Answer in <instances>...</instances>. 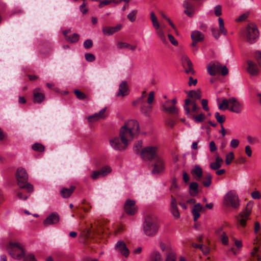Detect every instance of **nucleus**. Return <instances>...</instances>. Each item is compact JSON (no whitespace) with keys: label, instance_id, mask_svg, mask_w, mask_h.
I'll list each match as a JSON object with an SVG mask.
<instances>
[{"label":"nucleus","instance_id":"obj_47","mask_svg":"<svg viewBox=\"0 0 261 261\" xmlns=\"http://www.w3.org/2000/svg\"><path fill=\"white\" fill-rule=\"evenodd\" d=\"M223 244L227 245L228 243V238L225 232H222L219 236Z\"/></svg>","mask_w":261,"mask_h":261},{"label":"nucleus","instance_id":"obj_21","mask_svg":"<svg viewBox=\"0 0 261 261\" xmlns=\"http://www.w3.org/2000/svg\"><path fill=\"white\" fill-rule=\"evenodd\" d=\"M60 220L59 215L55 213L50 214L43 221L45 226L54 225L58 223Z\"/></svg>","mask_w":261,"mask_h":261},{"label":"nucleus","instance_id":"obj_7","mask_svg":"<svg viewBox=\"0 0 261 261\" xmlns=\"http://www.w3.org/2000/svg\"><path fill=\"white\" fill-rule=\"evenodd\" d=\"M244 35L247 42L249 43L253 44L255 43L259 36L256 25L252 23L248 24L246 28Z\"/></svg>","mask_w":261,"mask_h":261},{"label":"nucleus","instance_id":"obj_27","mask_svg":"<svg viewBox=\"0 0 261 261\" xmlns=\"http://www.w3.org/2000/svg\"><path fill=\"white\" fill-rule=\"evenodd\" d=\"M184 13L189 17H192L194 13V8L191 4L185 1L183 3Z\"/></svg>","mask_w":261,"mask_h":261},{"label":"nucleus","instance_id":"obj_35","mask_svg":"<svg viewBox=\"0 0 261 261\" xmlns=\"http://www.w3.org/2000/svg\"><path fill=\"white\" fill-rule=\"evenodd\" d=\"M32 149L35 151L43 152L45 150V146L40 143H35L32 145Z\"/></svg>","mask_w":261,"mask_h":261},{"label":"nucleus","instance_id":"obj_42","mask_svg":"<svg viewBox=\"0 0 261 261\" xmlns=\"http://www.w3.org/2000/svg\"><path fill=\"white\" fill-rule=\"evenodd\" d=\"M99 170L101 173V175H102V176H105L111 172L112 169L110 166H106L102 167Z\"/></svg>","mask_w":261,"mask_h":261},{"label":"nucleus","instance_id":"obj_50","mask_svg":"<svg viewBox=\"0 0 261 261\" xmlns=\"http://www.w3.org/2000/svg\"><path fill=\"white\" fill-rule=\"evenodd\" d=\"M101 176L102 175H101L100 170L94 171L91 175V177L94 180L97 179Z\"/></svg>","mask_w":261,"mask_h":261},{"label":"nucleus","instance_id":"obj_32","mask_svg":"<svg viewBox=\"0 0 261 261\" xmlns=\"http://www.w3.org/2000/svg\"><path fill=\"white\" fill-rule=\"evenodd\" d=\"M193 176H195L197 180H199L202 176L203 171L202 168L198 165H195L191 171Z\"/></svg>","mask_w":261,"mask_h":261},{"label":"nucleus","instance_id":"obj_41","mask_svg":"<svg viewBox=\"0 0 261 261\" xmlns=\"http://www.w3.org/2000/svg\"><path fill=\"white\" fill-rule=\"evenodd\" d=\"M152 261H163L161 254L159 252H154L151 255Z\"/></svg>","mask_w":261,"mask_h":261},{"label":"nucleus","instance_id":"obj_53","mask_svg":"<svg viewBox=\"0 0 261 261\" xmlns=\"http://www.w3.org/2000/svg\"><path fill=\"white\" fill-rule=\"evenodd\" d=\"M215 14L217 16H219L222 14V8L220 5H217L214 8Z\"/></svg>","mask_w":261,"mask_h":261},{"label":"nucleus","instance_id":"obj_30","mask_svg":"<svg viewBox=\"0 0 261 261\" xmlns=\"http://www.w3.org/2000/svg\"><path fill=\"white\" fill-rule=\"evenodd\" d=\"M191 37L192 41L201 42L204 38V35L198 31H194L191 33Z\"/></svg>","mask_w":261,"mask_h":261},{"label":"nucleus","instance_id":"obj_22","mask_svg":"<svg viewBox=\"0 0 261 261\" xmlns=\"http://www.w3.org/2000/svg\"><path fill=\"white\" fill-rule=\"evenodd\" d=\"M106 108L102 109L98 113L88 117V120L89 122H94L100 119H104L106 116L105 114Z\"/></svg>","mask_w":261,"mask_h":261},{"label":"nucleus","instance_id":"obj_54","mask_svg":"<svg viewBox=\"0 0 261 261\" xmlns=\"http://www.w3.org/2000/svg\"><path fill=\"white\" fill-rule=\"evenodd\" d=\"M168 36L169 40L172 44H173L174 46H177L178 45V41L174 37V36L173 35H172L171 34H168Z\"/></svg>","mask_w":261,"mask_h":261},{"label":"nucleus","instance_id":"obj_58","mask_svg":"<svg viewBox=\"0 0 261 261\" xmlns=\"http://www.w3.org/2000/svg\"><path fill=\"white\" fill-rule=\"evenodd\" d=\"M239 144V141L238 139H233L231 140L230 145L231 147L236 148Z\"/></svg>","mask_w":261,"mask_h":261},{"label":"nucleus","instance_id":"obj_61","mask_svg":"<svg viewBox=\"0 0 261 261\" xmlns=\"http://www.w3.org/2000/svg\"><path fill=\"white\" fill-rule=\"evenodd\" d=\"M210 150L211 152H214L217 150V146L214 141H211L209 144Z\"/></svg>","mask_w":261,"mask_h":261},{"label":"nucleus","instance_id":"obj_18","mask_svg":"<svg viewBox=\"0 0 261 261\" xmlns=\"http://www.w3.org/2000/svg\"><path fill=\"white\" fill-rule=\"evenodd\" d=\"M248 67L246 68L248 73L251 76H256L259 74V69L257 64L250 60L247 62Z\"/></svg>","mask_w":261,"mask_h":261},{"label":"nucleus","instance_id":"obj_1","mask_svg":"<svg viewBox=\"0 0 261 261\" xmlns=\"http://www.w3.org/2000/svg\"><path fill=\"white\" fill-rule=\"evenodd\" d=\"M139 123L135 120H130L121 126L120 129L119 136L121 142L125 145H128L139 134Z\"/></svg>","mask_w":261,"mask_h":261},{"label":"nucleus","instance_id":"obj_44","mask_svg":"<svg viewBox=\"0 0 261 261\" xmlns=\"http://www.w3.org/2000/svg\"><path fill=\"white\" fill-rule=\"evenodd\" d=\"M176 257L175 253L173 251H169L167 254L165 261H176Z\"/></svg>","mask_w":261,"mask_h":261},{"label":"nucleus","instance_id":"obj_31","mask_svg":"<svg viewBox=\"0 0 261 261\" xmlns=\"http://www.w3.org/2000/svg\"><path fill=\"white\" fill-rule=\"evenodd\" d=\"M202 209V205L199 203H197L194 205V208L192 210V213L194 216V221H196L199 218L200 212Z\"/></svg>","mask_w":261,"mask_h":261},{"label":"nucleus","instance_id":"obj_17","mask_svg":"<svg viewBox=\"0 0 261 261\" xmlns=\"http://www.w3.org/2000/svg\"><path fill=\"white\" fill-rule=\"evenodd\" d=\"M155 159V162L153 165V169L152 170V174H159L164 170V162L160 157L158 156Z\"/></svg>","mask_w":261,"mask_h":261},{"label":"nucleus","instance_id":"obj_26","mask_svg":"<svg viewBox=\"0 0 261 261\" xmlns=\"http://www.w3.org/2000/svg\"><path fill=\"white\" fill-rule=\"evenodd\" d=\"M170 212L175 219H178L180 217V214L176 204V200L173 196H171Z\"/></svg>","mask_w":261,"mask_h":261},{"label":"nucleus","instance_id":"obj_37","mask_svg":"<svg viewBox=\"0 0 261 261\" xmlns=\"http://www.w3.org/2000/svg\"><path fill=\"white\" fill-rule=\"evenodd\" d=\"M212 175L210 173L206 174L205 178L202 182L203 186L205 187H208L212 184Z\"/></svg>","mask_w":261,"mask_h":261},{"label":"nucleus","instance_id":"obj_34","mask_svg":"<svg viewBox=\"0 0 261 261\" xmlns=\"http://www.w3.org/2000/svg\"><path fill=\"white\" fill-rule=\"evenodd\" d=\"M198 184L196 182H192L189 185V193L192 196L197 195L198 193Z\"/></svg>","mask_w":261,"mask_h":261},{"label":"nucleus","instance_id":"obj_28","mask_svg":"<svg viewBox=\"0 0 261 261\" xmlns=\"http://www.w3.org/2000/svg\"><path fill=\"white\" fill-rule=\"evenodd\" d=\"M75 189V187L71 186L69 188H63L60 191L61 196L64 198H68Z\"/></svg>","mask_w":261,"mask_h":261},{"label":"nucleus","instance_id":"obj_57","mask_svg":"<svg viewBox=\"0 0 261 261\" xmlns=\"http://www.w3.org/2000/svg\"><path fill=\"white\" fill-rule=\"evenodd\" d=\"M212 34H213L214 37L215 39H218L219 38L220 33H219V31L218 29H215V28H212Z\"/></svg>","mask_w":261,"mask_h":261},{"label":"nucleus","instance_id":"obj_63","mask_svg":"<svg viewBox=\"0 0 261 261\" xmlns=\"http://www.w3.org/2000/svg\"><path fill=\"white\" fill-rule=\"evenodd\" d=\"M86 4L85 2L80 6V9L83 14H85L88 11L87 8H85Z\"/></svg>","mask_w":261,"mask_h":261},{"label":"nucleus","instance_id":"obj_12","mask_svg":"<svg viewBox=\"0 0 261 261\" xmlns=\"http://www.w3.org/2000/svg\"><path fill=\"white\" fill-rule=\"evenodd\" d=\"M23 257V261H37L33 254H28L25 255V251L23 245L17 242V259Z\"/></svg>","mask_w":261,"mask_h":261},{"label":"nucleus","instance_id":"obj_33","mask_svg":"<svg viewBox=\"0 0 261 261\" xmlns=\"http://www.w3.org/2000/svg\"><path fill=\"white\" fill-rule=\"evenodd\" d=\"M223 162V160L220 156H217L216 158L215 162L211 163L210 165V168L214 170H218L221 166L222 163Z\"/></svg>","mask_w":261,"mask_h":261},{"label":"nucleus","instance_id":"obj_51","mask_svg":"<svg viewBox=\"0 0 261 261\" xmlns=\"http://www.w3.org/2000/svg\"><path fill=\"white\" fill-rule=\"evenodd\" d=\"M86 60L88 62H93L95 60L94 55L91 53H87L85 55Z\"/></svg>","mask_w":261,"mask_h":261},{"label":"nucleus","instance_id":"obj_3","mask_svg":"<svg viewBox=\"0 0 261 261\" xmlns=\"http://www.w3.org/2000/svg\"><path fill=\"white\" fill-rule=\"evenodd\" d=\"M184 109L187 116L194 119L196 122H201L204 120L205 115L202 113L198 115H193L191 114V112L198 113V111L200 109L197 106L196 101L195 100H191L190 99H185Z\"/></svg>","mask_w":261,"mask_h":261},{"label":"nucleus","instance_id":"obj_45","mask_svg":"<svg viewBox=\"0 0 261 261\" xmlns=\"http://www.w3.org/2000/svg\"><path fill=\"white\" fill-rule=\"evenodd\" d=\"M215 117L220 123H222L225 121V116L224 115H220L219 112L215 113Z\"/></svg>","mask_w":261,"mask_h":261},{"label":"nucleus","instance_id":"obj_39","mask_svg":"<svg viewBox=\"0 0 261 261\" xmlns=\"http://www.w3.org/2000/svg\"><path fill=\"white\" fill-rule=\"evenodd\" d=\"M79 34L74 33L71 36H69L66 40L71 43H75L79 41Z\"/></svg>","mask_w":261,"mask_h":261},{"label":"nucleus","instance_id":"obj_62","mask_svg":"<svg viewBox=\"0 0 261 261\" xmlns=\"http://www.w3.org/2000/svg\"><path fill=\"white\" fill-rule=\"evenodd\" d=\"M166 122L167 124L168 125L171 127H173L175 124V120L172 118L167 119L166 121Z\"/></svg>","mask_w":261,"mask_h":261},{"label":"nucleus","instance_id":"obj_8","mask_svg":"<svg viewBox=\"0 0 261 261\" xmlns=\"http://www.w3.org/2000/svg\"><path fill=\"white\" fill-rule=\"evenodd\" d=\"M208 73L213 76H215L218 73H221L223 76L226 75L228 73V69L226 66H222L218 62L211 63L207 66Z\"/></svg>","mask_w":261,"mask_h":261},{"label":"nucleus","instance_id":"obj_40","mask_svg":"<svg viewBox=\"0 0 261 261\" xmlns=\"http://www.w3.org/2000/svg\"><path fill=\"white\" fill-rule=\"evenodd\" d=\"M259 247L255 246L253 251L251 252V255L256 258V261H261V256L257 254Z\"/></svg>","mask_w":261,"mask_h":261},{"label":"nucleus","instance_id":"obj_6","mask_svg":"<svg viewBox=\"0 0 261 261\" xmlns=\"http://www.w3.org/2000/svg\"><path fill=\"white\" fill-rule=\"evenodd\" d=\"M253 206V202L249 201L244 210L236 217L238 224L242 227L244 228L246 225V222L250 219V216L252 212Z\"/></svg>","mask_w":261,"mask_h":261},{"label":"nucleus","instance_id":"obj_52","mask_svg":"<svg viewBox=\"0 0 261 261\" xmlns=\"http://www.w3.org/2000/svg\"><path fill=\"white\" fill-rule=\"evenodd\" d=\"M93 46V42L91 39H87L84 42V47L86 49H89Z\"/></svg>","mask_w":261,"mask_h":261},{"label":"nucleus","instance_id":"obj_13","mask_svg":"<svg viewBox=\"0 0 261 261\" xmlns=\"http://www.w3.org/2000/svg\"><path fill=\"white\" fill-rule=\"evenodd\" d=\"M124 209L127 215H134L138 210V207L136 205V201L129 199H127L124 205Z\"/></svg>","mask_w":261,"mask_h":261},{"label":"nucleus","instance_id":"obj_4","mask_svg":"<svg viewBox=\"0 0 261 261\" xmlns=\"http://www.w3.org/2000/svg\"><path fill=\"white\" fill-rule=\"evenodd\" d=\"M159 228L158 219L153 215H148L145 217L143 223V231L148 237H153L157 233Z\"/></svg>","mask_w":261,"mask_h":261},{"label":"nucleus","instance_id":"obj_14","mask_svg":"<svg viewBox=\"0 0 261 261\" xmlns=\"http://www.w3.org/2000/svg\"><path fill=\"white\" fill-rule=\"evenodd\" d=\"M151 21L152 22L153 26L156 30V33L158 37L163 44L165 45L167 44L168 42L166 39L165 33L162 29H160V24L158 21L157 18L156 19L152 20Z\"/></svg>","mask_w":261,"mask_h":261},{"label":"nucleus","instance_id":"obj_16","mask_svg":"<svg viewBox=\"0 0 261 261\" xmlns=\"http://www.w3.org/2000/svg\"><path fill=\"white\" fill-rule=\"evenodd\" d=\"M110 144L112 148L115 150L122 151L126 149L128 145L124 144L120 142L119 137H115L110 140Z\"/></svg>","mask_w":261,"mask_h":261},{"label":"nucleus","instance_id":"obj_5","mask_svg":"<svg viewBox=\"0 0 261 261\" xmlns=\"http://www.w3.org/2000/svg\"><path fill=\"white\" fill-rule=\"evenodd\" d=\"M242 107V105L235 97H230L228 99L224 98L218 106L221 110L225 111L228 109L230 111L237 114L241 112Z\"/></svg>","mask_w":261,"mask_h":261},{"label":"nucleus","instance_id":"obj_9","mask_svg":"<svg viewBox=\"0 0 261 261\" xmlns=\"http://www.w3.org/2000/svg\"><path fill=\"white\" fill-rule=\"evenodd\" d=\"M224 202L226 205L231 206L234 208H238L240 205L238 195L234 190L227 193L224 197Z\"/></svg>","mask_w":261,"mask_h":261},{"label":"nucleus","instance_id":"obj_36","mask_svg":"<svg viewBox=\"0 0 261 261\" xmlns=\"http://www.w3.org/2000/svg\"><path fill=\"white\" fill-rule=\"evenodd\" d=\"M188 96L191 98H194L196 101V99H200L201 95L200 90H198L196 91L191 90L188 93Z\"/></svg>","mask_w":261,"mask_h":261},{"label":"nucleus","instance_id":"obj_60","mask_svg":"<svg viewBox=\"0 0 261 261\" xmlns=\"http://www.w3.org/2000/svg\"><path fill=\"white\" fill-rule=\"evenodd\" d=\"M251 196L254 199H259L261 197V195L258 191H255L251 193Z\"/></svg>","mask_w":261,"mask_h":261},{"label":"nucleus","instance_id":"obj_64","mask_svg":"<svg viewBox=\"0 0 261 261\" xmlns=\"http://www.w3.org/2000/svg\"><path fill=\"white\" fill-rule=\"evenodd\" d=\"M247 140L250 144H254L256 142H257V139L255 138H253L250 136H248L247 137Z\"/></svg>","mask_w":261,"mask_h":261},{"label":"nucleus","instance_id":"obj_24","mask_svg":"<svg viewBox=\"0 0 261 261\" xmlns=\"http://www.w3.org/2000/svg\"><path fill=\"white\" fill-rule=\"evenodd\" d=\"M122 28L121 24H118L115 27H104L102 28V33L104 35L111 36L120 31Z\"/></svg>","mask_w":261,"mask_h":261},{"label":"nucleus","instance_id":"obj_55","mask_svg":"<svg viewBox=\"0 0 261 261\" xmlns=\"http://www.w3.org/2000/svg\"><path fill=\"white\" fill-rule=\"evenodd\" d=\"M118 48L122 49L123 48H128L129 47L130 44L124 42H118L117 44Z\"/></svg>","mask_w":261,"mask_h":261},{"label":"nucleus","instance_id":"obj_46","mask_svg":"<svg viewBox=\"0 0 261 261\" xmlns=\"http://www.w3.org/2000/svg\"><path fill=\"white\" fill-rule=\"evenodd\" d=\"M137 13V10H133L127 15V17L131 22H134L136 20V16Z\"/></svg>","mask_w":261,"mask_h":261},{"label":"nucleus","instance_id":"obj_25","mask_svg":"<svg viewBox=\"0 0 261 261\" xmlns=\"http://www.w3.org/2000/svg\"><path fill=\"white\" fill-rule=\"evenodd\" d=\"M129 94V88L127 85V82L123 81L121 83L119 87L118 92L117 93V97L122 96L124 97Z\"/></svg>","mask_w":261,"mask_h":261},{"label":"nucleus","instance_id":"obj_10","mask_svg":"<svg viewBox=\"0 0 261 261\" xmlns=\"http://www.w3.org/2000/svg\"><path fill=\"white\" fill-rule=\"evenodd\" d=\"M158 148L155 146H148L144 148L141 152V156L144 161H150L155 159Z\"/></svg>","mask_w":261,"mask_h":261},{"label":"nucleus","instance_id":"obj_15","mask_svg":"<svg viewBox=\"0 0 261 261\" xmlns=\"http://www.w3.org/2000/svg\"><path fill=\"white\" fill-rule=\"evenodd\" d=\"M181 62L186 73L192 74H194L195 71L193 67L192 63L187 56H182L181 58Z\"/></svg>","mask_w":261,"mask_h":261},{"label":"nucleus","instance_id":"obj_23","mask_svg":"<svg viewBox=\"0 0 261 261\" xmlns=\"http://www.w3.org/2000/svg\"><path fill=\"white\" fill-rule=\"evenodd\" d=\"M170 100H167L163 105V110L164 112L171 114H177L178 109L174 105L170 106Z\"/></svg>","mask_w":261,"mask_h":261},{"label":"nucleus","instance_id":"obj_56","mask_svg":"<svg viewBox=\"0 0 261 261\" xmlns=\"http://www.w3.org/2000/svg\"><path fill=\"white\" fill-rule=\"evenodd\" d=\"M146 96V91H143L142 92V95H141V96L136 101H134L133 102V105H136L138 103H140V102H142L143 101H144L143 100V98Z\"/></svg>","mask_w":261,"mask_h":261},{"label":"nucleus","instance_id":"obj_20","mask_svg":"<svg viewBox=\"0 0 261 261\" xmlns=\"http://www.w3.org/2000/svg\"><path fill=\"white\" fill-rule=\"evenodd\" d=\"M45 99V94L39 88H36L33 90V100L35 103H41Z\"/></svg>","mask_w":261,"mask_h":261},{"label":"nucleus","instance_id":"obj_38","mask_svg":"<svg viewBox=\"0 0 261 261\" xmlns=\"http://www.w3.org/2000/svg\"><path fill=\"white\" fill-rule=\"evenodd\" d=\"M219 25V29L220 31L224 35H226L227 33V31L226 29L224 27V24L223 20L222 18L219 17L218 18Z\"/></svg>","mask_w":261,"mask_h":261},{"label":"nucleus","instance_id":"obj_2","mask_svg":"<svg viewBox=\"0 0 261 261\" xmlns=\"http://www.w3.org/2000/svg\"><path fill=\"white\" fill-rule=\"evenodd\" d=\"M28 175L26 170L22 168H17V187L20 189H24L27 193L22 194L17 190V198L26 200L30 196L29 193L33 192L34 186L28 182Z\"/></svg>","mask_w":261,"mask_h":261},{"label":"nucleus","instance_id":"obj_59","mask_svg":"<svg viewBox=\"0 0 261 261\" xmlns=\"http://www.w3.org/2000/svg\"><path fill=\"white\" fill-rule=\"evenodd\" d=\"M201 104L202 106L203 109L206 111H207L209 110V108L207 106L208 105V101L206 99H203L201 100Z\"/></svg>","mask_w":261,"mask_h":261},{"label":"nucleus","instance_id":"obj_19","mask_svg":"<svg viewBox=\"0 0 261 261\" xmlns=\"http://www.w3.org/2000/svg\"><path fill=\"white\" fill-rule=\"evenodd\" d=\"M115 249L127 257L129 254V251L127 248L126 244L122 241H119L115 246Z\"/></svg>","mask_w":261,"mask_h":261},{"label":"nucleus","instance_id":"obj_48","mask_svg":"<svg viewBox=\"0 0 261 261\" xmlns=\"http://www.w3.org/2000/svg\"><path fill=\"white\" fill-rule=\"evenodd\" d=\"M234 159V154L232 152H229L226 155L225 163L226 165H229Z\"/></svg>","mask_w":261,"mask_h":261},{"label":"nucleus","instance_id":"obj_43","mask_svg":"<svg viewBox=\"0 0 261 261\" xmlns=\"http://www.w3.org/2000/svg\"><path fill=\"white\" fill-rule=\"evenodd\" d=\"M74 93L76 97L80 100H83L87 98V95L83 92L79 90H74Z\"/></svg>","mask_w":261,"mask_h":261},{"label":"nucleus","instance_id":"obj_29","mask_svg":"<svg viewBox=\"0 0 261 261\" xmlns=\"http://www.w3.org/2000/svg\"><path fill=\"white\" fill-rule=\"evenodd\" d=\"M7 249L9 254L14 259L16 258V243L9 242Z\"/></svg>","mask_w":261,"mask_h":261},{"label":"nucleus","instance_id":"obj_49","mask_svg":"<svg viewBox=\"0 0 261 261\" xmlns=\"http://www.w3.org/2000/svg\"><path fill=\"white\" fill-rule=\"evenodd\" d=\"M142 146V142L141 141H138L136 142L134 146V151L136 153H139L140 152V150Z\"/></svg>","mask_w":261,"mask_h":261},{"label":"nucleus","instance_id":"obj_11","mask_svg":"<svg viewBox=\"0 0 261 261\" xmlns=\"http://www.w3.org/2000/svg\"><path fill=\"white\" fill-rule=\"evenodd\" d=\"M154 99V92L153 91H151L149 92L147 99V102L148 105H147L144 101L141 102L142 103V106L140 110L142 114L147 116H148L150 115L152 109L151 105Z\"/></svg>","mask_w":261,"mask_h":261}]
</instances>
